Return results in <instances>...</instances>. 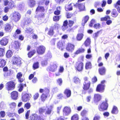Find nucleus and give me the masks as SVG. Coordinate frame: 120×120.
<instances>
[{
    "mask_svg": "<svg viewBox=\"0 0 120 120\" xmlns=\"http://www.w3.org/2000/svg\"><path fill=\"white\" fill-rule=\"evenodd\" d=\"M30 112V110H28L25 114V119H28L29 118V116Z\"/></svg>",
    "mask_w": 120,
    "mask_h": 120,
    "instance_id": "nucleus-57",
    "label": "nucleus"
},
{
    "mask_svg": "<svg viewBox=\"0 0 120 120\" xmlns=\"http://www.w3.org/2000/svg\"><path fill=\"white\" fill-rule=\"evenodd\" d=\"M118 112V110L117 107L115 106H113L111 111V113L113 114H116Z\"/></svg>",
    "mask_w": 120,
    "mask_h": 120,
    "instance_id": "nucleus-35",
    "label": "nucleus"
},
{
    "mask_svg": "<svg viewBox=\"0 0 120 120\" xmlns=\"http://www.w3.org/2000/svg\"><path fill=\"white\" fill-rule=\"evenodd\" d=\"M110 19V17L109 16L106 15L104 17L101 18V21H106V24L107 25H109L111 24L112 22Z\"/></svg>",
    "mask_w": 120,
    "mask_h": 120,
    "instance_id": "nucleus-12",
    "label": "nucleus"
},
{
    "mask_svg": "<svg viewBox=\"0 0 120 120\" xmlns=\"http://www.w3.org/2000/svg\"><path fill=\"white\" fill-rule=\"evenodd\" d=\"M11 95L12 99L15 100H16L18 96V92L16 91H13L11 93Z\"/></svg>",
    "mask_w": 120,
    "mask_h": 120,
    "instance_id": "nucleus-17",
    "label": "nucleus"
},
{
    "mask_svg": "<svg viewBox=\"0 0 120 120\" xmlns=\"http://www.w3.org/2000/svg\"><path fill=\"white\" fill-rule=\"evenodd\" d=\"M89 17L88 15H87L84 16L82 20V26H84L89 20Z\"/></svg>",
    "mask_w": 120,
    "mask_h": 120,
    "instance_id": "nucleus-23",
    "label": "nucleus"
},
{
    "mask_svg": "<svg viewBox=\"0 0 120 120\" xmlns=\"http://www.w3.org/2000/svg\"><path fill=\"white\" fill-rule=\"evenodd\" d=\"M99 74L101 75H104L105 74L106 69L104 67L99 68L98 70Z\"/></svg>",
    "mask_w": 120,
    "mask_h": 120,
    "instance_id": "nucleus-22",
    "label": "nucleus"
},
{
    "mask_svg": "<svg viewBox=\"0 0 120 120\" xmlns=\"http://www.w3.org/2000/svg\"><path fill=\"white\" fill-rule=\"evenodd\" d=\"M36 4L35 0H28V4L30 8L34 7Z\"/></svg>",
    "mask_w": 120,
    "mask_h": 120,
    "instance_id": "nucleus-30",
    "label": "nucleus"
},
{
    "mask_svg": "<svg viewBox=\"0 0 120 120\" xmlns=\"http://www.w3.org/2000/svg\"><path fill=\"white\" fill-rule=\"evenodd\" d=\"M71 112V108L67 106L65 107L63 109V113L64 115L66 116L69 115Z\"/></svg>",
    "mask_w": 120,
    "mask_h": 120,
    "instance_id": "nucleus-13",
    "label": "nucleus"
},
{
    "mask_svg": "<svg viewBox=\"0 0 120 120\" xmlns=\"http://www.w3.org/2000/svg\"><path fill=\"white\" fill-rule=\"evenodd\" d=\"M75 46L72 43H68L66 47V49L67 51L70 52H72L74 50Z\"/></svg>",
    "mask_w": 120,
    "mask_h": 120,
    "instance_id": "nucleus-11",
    "label": "nucleus"
},
{
    "mask_svg": "<svg viewBox=\"0 0 120 120\" xmlns=\"http://www.w3.org/2000/svg\"><path fill=\"white\" fill-rule=\"evenodd\" d=\"M90 39L89 38H87L86 40L84 43L85 46L87 47L90 45Z\"/></svg>",
    "mask_w": 120,
    "mask_h": 120,
    "instance_id": "nucleus-37",
    "label": "nucleus"
},
{
    "mask_svg": "<svg viewBox=\"0 0 120 120\" xmlns=\"http://www.w3.org/2000/svg\"><path fill=\"white\" fill-rule=\"evenodd\" d=\"M57 67V66L56 64H54L49 66L47 68V70L48 71L53 72L56 70Z\"/></svg>",
    "mask_w": 120,
    "mask_h": 120,
    "instance_id": "nucleus-18",
    "label": "nucleus"
},
{
    "mask_svg": "<svg viewBox=\"0 0 120 120\" xmlns=\"http://www.w3.org/2000/svg\"><path fill=\"white\" fill-rule=\"evenodd\" d=\"M97 81V79L96 76H94L92 79V83H95Z\"/></svg>",
    "mask_w": 120,
    "mask_h": 120,
    "instance_id": "nucleus-62",
    "label": "nucleus"
},
{
    "mask_svg": "<svg viewBox=\"0 0 120 120\" xmlns=\"http://www.w3.org/2000/svg\"><path fill=\"white\" fill-rule=\"evenodd\" d=\"M31 97V95L27 93L22 94L21 98L23 102H26L29 101Z\"/></svg>",
    "mask_w": 120,
    "mask_h": 120,
    "instance_id": "nucleus-8",
    "label": "nucleus"
},
{
    "mask_svg": "<svg viewBox=\"0 0 120 120\" xmlns=\"http://www.w3.org/2000/svg\"><path fill=\"white\" fill-rule=\"evenodd\" d=\"M112 16L114 18L117 17L118 15V13L117 11L115 9H113L112 10L111 12Z\"/></svg>",
    "mask_w": 120,
    "mask_h": 120,
    "instance_id": "nucleus-31",
    "label": "nucleus"
},
{
    "mask_svg": "<svg viewBox=\"0 0 120 120\" xmlns=\"http://www.w3.org/2000/svg\"><path fill=\"white\" fill-rule=\"evenodd\" d=\"M24 84L22 83H20L18 86V91L19 92H21L23 88Z\"/></svg>",
    "mask_w": 120,
    "mask_h": 120,
    "instance_id": "nucleus-50",
    "label": "nucleus"
},
{
    "mask_svg": "<svg viewBox=\"0 0 120 120\" xmlns=\"http://www.w3.org/2000/svg\"><path fill=\"white\" fill-rule=\"evenodd\" d=\"M84 34L82 33H79L76 36V38L78 41H80L82 39L84 36Z\"/></svg>",
    "mask_w": 120,
    "mask_h": 120,
    "instance_id": "nucleus-28",
    "label": "nucleus"
},
{
    "mask_svg": "<svg viewBox=\"0 0 120 120\" xmlns=\"http://www.w3.org/2000/svg\"><path fill=\"white\" fill-rule=\"evenodd\" d=\"M60 16H55L53 18V19L54 21L57 22L59 21L60 19Z\"/></svg>",
    "mask_w": 120,
    "mask_h": 120,
    "instance_id": "nucleus-56",
    "label": "nucleus"
},
{
    "mask_svg": "<svg viewBox=\"0 0 120 120\" xmlns=\"http://www.w3.org/2000/svg\"><path fill=\"white\" fill-rule=\"evenodd\" d=\"M12 30V26L9 23H7L4 27V30L6 32H9L11 31Z\"/></svg>",
    "mask_w": 120,
    "mask_h": 120,
    "instance_id": "nucleus-19",
    "label": "nucleus"
},
{
    "mask_svg": "<svg viewBox=\"0 0 120 120\" xmlns=\"http://www.w3.org/2000/svg\"><path fill=\"white\" fill-rule=\"evenodd\" d=\"M118 5H120V0H118L116 3L114 5V7L115 8H116Z\"/></svg>",
    "mask_w": 120,
    "mask_h": 120,
    "instance_id": "nucleus-64",
    "label": "nucleus"
},
{
    "mask_svg": "<svg viewBox=\"0 0 120 120\" xmlns=\"http://www.w3.org/2000/svg\"><path fill=\"white\" fill-rule=\"evenodd\" d=\"M39 92L41 93L44 92V94L48 95L50 92L49 89L48 87H45L44 89H40Z\"/></svg>",
    "mask_w": 120,
    "mask_h": 120,
    "instance_id": "nucleus-21",
    "label": "nucleus"
},
{
    "mask_svg": "<svg viewBox=\"0 0 120 120\" xmlns=\"http://www.w3.org/2000/svg\"><path fill=\"white\" fill-rule=\"evenodd\" d=\"M39 97V94L38 93H35L33 96V98L34 100H35L38 99Z\"/></svg>",
    "mask_w": 120,
    "mask_h": 120,
    "instance_id": "nucleus-59",
    "label": "nucleus"
},
{
    "mask_svg": "<svg viewBox=\"0 0 120 120\" xmlns=\"http://www.w3.org/2000/svg\"><path fill=\"white\" fill-rule=\"evenodd\" d=\"M106 82V81L105 80L101 81V83L97 85L96 89V91L100 93L103 92L104 91L105 86V83Z\"/></svg>",
    "mask_w": 120,
    "mask_h": 120,
    "instance_id": "nucleus-5",
    "label": "nucleus"
},
{
    "mask_svg": "<svg viewBox=\"0 0 120 120\" xmlns=\"http://www.w3.org/2000/svg\"><path fill=\"white\" fill-rule=\"evenodd\" d=\"M54 29V27L51 26L49 28L46 27L45 28V31H47V34L50 37L53 36L55 34Z\"/></svg>",
    "mask_w": 120,
    "mask_h": 120,
    "instance_id": "nucleus-10",
    "label": "nucleus"
},
{
    "mask_svg": "<svg viewBox=\"0 0 120 120\" xmlns=\"http://www.w3.org/2000/svg\"><path fill=\"white\" fill-rule=\"evenodd\" d=\"M64 93L66 96L67 98L70 97L71 96V91L68 89H66L64 90Z\"/></svg>",
    "mask_w": 120,
    "mask_h": 120,
    "instance_id": "nucleus-27",
    "label": "nucleus"
},
{
    "mask_svg": "<svg viewBox=\"0 0 120 120\" xmlns=\"http://www.w3.org/2000/svg\"><path fill=\"white\" fill-rule=\"evenodd\" d=\"M101 27V25L99 23L95 24L94 25V28L96 29H99Z\"/></svg>",
    "mask_w": 120,
    "mask_h": 120,
    "instance_id": "nucleus-58",
    "label": "nucleus"
},
{
    "mask_svg": "<svg viewBox=\"0 0 120 120\" xmlns=\"http://www.w3.org/2000/svg\"><path fill=\"white\" fill-rule=\"evenodd\" d=\"M84 57L83 56L80 57L81 60L82 61H78L76 62L75 68V70L79 72H82L84 68V63L83 61H84Z\"/></svg>",
    "mask_w": 120,
    "mask_h": 120,
    "instance_id": "nucleus-1",
    "label": "nucleus"
},
{
    "mask_svg": "<svg viewBox=\"0 0 120 120\" xmlns=\"http://www.w3.org/2000/svg\"><path fill=\"white\" fill-rule=\"evenodd\" d=\"M8 39L7 37H4L0 40V44L2 46H5L8 44Z\"/></svg>",
    "mask_w": 120,
    "mask_h": 120,
    "instance_id": "nucleus-14",
    "label": "nucleus"
},
{
    "mask_svg": "<svg viewBox=\"0 0 120 120\" xmlns=\"http://www.w3.org/2000/svg\"><path fill=\"white\" fill-rule=\"evenodd\" d=\"M45 49L46 48L44 46L41 45L37 48L36 51L38 55H42L45 53Z\"/></svg>",
    "mask_w": 120,
    "mask_h": 120,
    "instance_id": "nucleus-9",
    "label": "nucleus"
},
{
    "mask_svg": "<svg viewBox=\"0 0 120 120\" xmlns=\"http://www.w3.org/2000/svg\"><path fill=\"white\" fill-rule=\"evenodd\" d=\"M108 107L107 100L105 99V101H103L98 105V109L100 111H104L107 109Z\"/></svg>",
    "mask_w": 120,
    "mask_h": 120,
    "instance_id": "nucleus-2",
    "label": "nucleus"
},
{
    "mask_svg": "<svg viewBox=\"0 0 120 120\" xmlns=\"http://www.w3.org/2000/svg\"><path fill=\"white\" fill-rule=\"evenodd\" d=\"M71 5V3L67 7H65V9L66 11H71L73 10V8Z\"/></svg>",
    "mask_w": 120,
    "mask_h": 120,
    "instance_id": "nucleus-44",
    "label": "nucleus"
},
{
    "mask_svg": "<svg viewBox=\"0 0 120 120\" xmlns=\"http://www.w3.org/2000/svg\"><path fill=\"white\" fill-rule=\"evenodd\" d=\"M4 6H15V4L9 1L8 0H5L4 1Z\"/></svg>",
    "mask_w": 120,
    "mask_h": 120,
    "instance_id": "nucleus-25",
    "label": "nucleus"
},
{
    "mask_svg": "<svg viewBox=\"0 0 120 120\" xmlns=\"http://www.w3.org/2000/svg\"><path fill=\"white\" fill-rule=\"evenodd\" d=\"M39 63L37 62L34 63L32 66L33 69L34 70L38 69L39 67Z\"/></svg>",
    "mask_w": 120,
    "mask_h": 120,
    "instance_id": "nucleus-36",
    "label": "nucleus"
},
{
    "mask_svg": "<svg viewBox=\"0 0 120 120\" xmlns=\"http://www.w3.org/2000/svg\"><path fill=\"white\" fill-rule=\"evenodd\" d=\"M53 108L52 106L50 105V108H48L47 110L45 111V115H50L51 114Z\"/></svg>",
    "mask_w": 120,
    "mask_h": 120,
    "instance_id": "nucleus-29",
    "label": "nucleus"
},
{
    "mask_svg": "<svg viewBox=\"0 0 120 120\" xmlns=\"http://www.w3.org/2000/svg\"><path fill=\"white\" fill-rule=\"evenodd\" d=\"M84 82L83 83V89L85 91H87L89 89L90 87L91 82L89 80V78L86 77L84 78Z\"/></svg>",
    "mask_w": 120,
    "mask_h": 120,
    "instance_id": "nucleus-4",
    "label": "nucleus"
},
{
    "mask_svg": "<svg viewBox=\"0 0 120 120\" xmlns=\"http://www.w3.org/2000/svg\"><path fill=\"white\" fill-rule=\"evenodd\" d=\"M76 5L77 6L79 9L81 11H84L85 10V7L84 4L83 3L76 4L74 6Z\"/></svg>",
    "mask_w": 120,
    "mask_h": 120,
    "instance_id": "nucleus-24",
    "label": "nucleus"
},
{
    "mask_svg": "<svg viewBox=\"0 0 120 120\" xmlns=\"http://www.w3.org/2000/svg\"><path fill=\"white\" fill-rule=\"evenodd\" d=\"M79 116L77 114H74L71 117V120H79Z\"/></svg>",
    "mask_w": 120,
    "mask_h": 120,
    "instance_id": "nucleus-46",
    "label": "nucleus"
},
{
    "mask_svg": "<svg viewBox=\"0 0 120 120\" xmlns=\"http://www.w3.org/2000/svg\"><path fill=\"white\" fill-rule=\"evenodd\" d=\"M74 82L76 83H80V80L79 78L76 77H75L74 78Z\"/></svg>",
    "mask_w": 120,
    "mask_h": 120,
    "instance_id": "nucleus-54",
    "label": "nucleus"
},
{
    "mask_svg": "<svg viewBox=\"0 0 120 120\" xmlns=\"http://www.w3.org/2000/svg\"><path fill=\"white\" fill-rule=\"evenodd\" d=\"M37 114L33 113L30 116L29 120H37Z\"/></svg>",
    "mask_w": 120,
    "mask_h": 120,
    "instance_id": "nucleus-39",
    "label": "nucleus"
},
{
    "mask_svg": "<svg viewBox=\"0 0 120 120\" xmlns=\"http://www.w3.org/2000/svg\"><path fill=\"white\" fill-rule=\"evenodd\" d=\"M15 6H8L5 7L4 9V11L5 13H7L8 12L9 9H12Z\"/></svg>",
    "mask_w": 120,
    "mask_h": 120,
    "instance_id": "nucleus-49",
    "label": "nucleus"
},
{
    "mask_svg": "<svg viewBox=\"0 0 120 120\" xmlns=\"http://www.w3.org/2000/svg\"><path fill=\"white\" fill-rule=\"evenodd\" d=\"M5 53V50L4 49L0 48V57L3 56Z\"/></svg>",
    "mask_w": 120,
    "mask_h": 120,
    "instance_id": "nucleus-47",
    "label": "nucleus"
},
{
    "mask_svg": "<svg viewBox=\"0 0 120 120\" xmlns=\"http://www.w3.org/2000/svg\"><path fill=\"white\" fill-rule=\"evenodd\" d=\"M45 9L43 6H38L37 8L36 11L37 12L41 11V12H44L45 11Z\"/></svg>",
    "mask_w": 120,
    "mask_h": 120,
    "instance_id": "nucleus-40",
    "label": "nucleus"
},
{
    "mask_svg": "<svg viewBox=\"0 0 120 120\" xmlns=\"http://www.w3.org/2000/svg\"><path fill=\"white\" fill-rule=\"evenodd\" d=\"M11 62L13 65L17 66H20L21 64V59L18 56H14L12 57Z\"/></svg>",
    "mask_w": 120,
    "mask_h": 120,
    "instance_id": "nucleus-6",
    "label": "nucleus"
},
{
    "mask_svg": "<svg viewBox=\"0 0 120 120\" xmlns=\"http://www.w3.org/2000/svg\"><path fill=\"white\" fill-rule=\"evenodd\" d=\"M12 52L11 51L8 50L7 51L6 55L7 58H9L11 57L12 55Z\"/></svg>",
    "mask_w": 120,
    "mask_h": 120,
    "instance_id": "nucleus-42",
    "label": "nucleus"
},
{
    "mask_svg": "<svg viewBox=\"0 0 120 120\" xmlns=\"http://www.w3.org/2000/svg\"><path fill=\"white\" fill-rule=\"evenodd\" d=\"M95 22V20L93 19H92L90 22L89 26L90 27H91Z\"/></svg>",
    "mask_w": 120,
    "mask_h": 120,
    "instance_id": "nucleus-61",
    "label": "nucleus"
},
{
    "mask_svg": "<svg viewBox=\"0 0 120 120\" xmlns=\"http://www.w3.org/2000/svg\"><path fill=\"white\" fill-rule=\"evenodd\" d=\"M74 23V22L73 21L70 20L68 21V26L71 28L73 25Z\"/></svg>",
    "mask_w": 120,
    "mask_h": 120,
    "instance_id": "nucleus-55",
    "label": "nucleus"
},
{
    "mask_svg": "<svg viewBox=\"0 0 120 120\" xmlns=\"http://www.w3.org/2000/svg\"><path fill=\"white\" fill-rule=\"evenodd\" d=\"M68 22L67 20H65L64 21L63 25L62 26V30H63L64 31L68 28Z\"/></svg>",
    "mask_w": 120,
    "mask_h": 120,
    "instance_id": "nucleus-26",
    "label": "nucleus"
},
{
    "mask_svg": "<svg viewBox=\"0 0 120 120\" xmlns=\"http://www.w3.org/2000/svg\"><path fill=\"white\" fill-rule=\"evenodd\" d=\"M8 16L6 15H4L2 17L3 20L5 21H7L8 20Z\"/></svg>",
    "mask_w": 120,
    "mask_h": 120,
    "instance_id": "nucleus-63",
    "label": "nucleus"
},
{
    "mask_svg": "<svg viewBox=\"0 0 120 120\" xmlns=\"http://www.w3.org/2000/svg\"><path fill=\"white\" fill-rule=\"evenodd\" d=\"M6 62L3 59H0V68H3L6 65Z\"/></svg>",
    "mask_w": 120,
    "mask_h": 120,
    "instance_id": "nucleus-38",
    "label": "nucleus"
},
{
    "mask_svg": "<svg viewBox=\"0 0 120 120\" xmlns=\"http://www.w3.org/2000/svg\"><path fill=\"white\" fill-rule=\"evenodd\" d=\"M92 64L91 62L88 61L85 64V68L86 70L91 69L92 68Z\"/></svg>",
    "mask_w": 120,
    "mask_h": 120,
    "instance_id": "nucleus-32",
    "label": "nucleus"
},
{
    "mask_svg": "<svg viewBox=\"0 0 120 120\" xmlns=\"http://www.w3.org/2000/svg\"><path fill=\"white\" fill-rule=\"evenodd\" d=\"M48 95L45 94L44 93H43L41 96V101H45L47 98Z\"/></svg>",
    "mask_w": 120,
    "mask_h": 120,
    "instance_id": "nucleus-43",
    "label": "nucleus"
},
{
    "mask_svg": "<svg viewBox=\"0 0 120 120\" xmlns=\"http://www.w3.org/2000/svg\"><path fill=\"white\" fill-rule=\"evenodd\" d=\"M31 106L30 103L29 102H27L24 104V108H26L27 109H29L30 108Z\"/></svg>",
    "mask_w": 120,
    "mask_h": 120,
    "instance_id": "nucleus-52",
    "label": "nucleus"
},
{
    "mask_svg": "<svg viewBox=\"0 0 120 120\" xmlns=\"http://www.w3.org/2000/svg\"><path fill=\"white\" fill-rule=\"evenodd\" d=\"M57 46L58 48L61 50H62L64 48V42L61 40L59 41L57 43Z\"/></svg>",
    "mask_w": 120,
    "mask_h": 120,
    "instance_id": "nucleus-16",
    "label": "nucleus"
},
{
    "mask_svg": "<svg viewBox=\"0 0 120 120\" xmlns=\"http://www.w3.org/2000/svg\"><path fill=\"white\" fill-rule=\"evenodd\" d=\"M22 72H18L16 75V78L18 79V81L20 83L23 82L25 80L22 77Z\"/></svg>",
    "mask_w": 120,
    "mask_h": 120,
    "instance_id": "nucleus-15",
    "label": "nucleus"
},
{
    "mask_svg": "<svg viewBox=\"0 0 120 120\" xmlns=\"http://www.w3.org/2000/svg\"><path fill=\"white\" fill-rule=\"evenodd\" d=\"M36 53V51L35 49L33 50L30 52L28 53V57L29 58L31 57Z\"/></svg>",
    "mask_w": 120,
    "mask_h": 120,
    "instance_id": "nucleus-45",
    "label": "nucleus"
},
{
    "mask_svg": "<svg viewBox=\"0 0 120 120\" xmlns=\"http://www.w3.org/2000/svg\"><path fill=\"white\" fill-rule=\"evenodd\" d=\"M61 7L60 6H58L56 7V10L54 12V14L55 15H58L60 14Z\"/></svg>",
    "mask_w": 120,
    "mask_h": 120,
    "instance_id": "nucleus-34",
    "label": "nucleus"
},
{
    "mask_svg": "<svg viewBox=\"0 0 120 120\" xmlns=\"http://www.w3.org/2000/svg\"><path fill=\"white\" fill-rule=\"evenodd\" d=\"M20 44L19 41H15L14 42V46L16 49L19 48Z\"/></svg>",
    "mask_w": 120,
    "mask_h": 120,
    "instance_id": "nucleus-41",
    "label": "nucleus"
},
{
    "mask_svg": "<svg viewBox=\"0 0 120 120\" xmlns=\"http://www.w3.org/2000/svg\"><path fill=\"white\" fill-rule=\"evenodd\" d=\"M45 109L42 107L40 108L38 110V113L39 114H42L45 112Z\"/></svg>",
    "mask_w": 120,
    "mask_h": 120,
    "instance_id": "nucleus-51",
    "label": "nucleus"
},
{
    "mask_svg": "<svg viewBox=\"0 0 120 120\" xmlns=\"http://www.w3.org/2000/svg\"><path fill=\"white\" fill-rule=\"evenodd\" d=\"M21 15L18 12L15 11L12 14L11 19L15 22H18L20 19Z\"/></svg>",
    "mask_w": 120,
    "mask_h": 120,
    "instance_id": "nucleus-7",
    "label": "nucleus"
},
{
    "mask_svg": "<svg viewBox=\"0 0 120 120\" xmlns=\"http://www.w3.org/2000/svg\"><path fill=\"white\" fill-rule=\"evenodd\" d=\"M88 111L84 109L81 112L80 115L82 117H84L86 116L88 113Z\"/></svg>",
    "mask_w": 120,
    "mask_h": 120,
    "instance_id": "nucleus-48",
    "label": "nucleus"
},
{
    "mask_svg": "<svg viewBox=\"0 0 120 120\" xmlns=\"http://www.w3.org/2000/svg\"><path fill=\"white\" fill-rule=\"evenodd\" d=\"M16 83L15 81L11 80L8 82L5 85V88L8 91L12 90L15 88Z\"/></svg>",
    "mask_w": 120,
    "mask_h": 120,
    "instance_id": "nucleus-3",
    "label": "nucleus"
},
{
    "mask_svg": "<svg viewBox=\"0 0 120 120\" xmlns=\"http://www.w3.org/2000/svg\"><path fill=\"white\" fill-rule=\"evenodd\" d=\"M66 17L67 18H70L72 16L73 14L70 12H68L66 13Z\"/></svg>",
    "mask_w": 120,
    "mask_h": 120,
    "instance_id": "nucleus-60",
    "label": "nucleus"
},
{
    "mask_svg": "<svg viewBox=\"0 0 120 120\" xmlns=\"http://www.w3.org/2000/svg\"><path fill=\"white\" fill-rule=\"evenodd\" d=\"M85 50L83 48H79L75 52L74 54L75 55H77L80 53L83 52H84Z\"/></svg>",
    "mask_w": 120,
    "mask_h": 120,
    "instance_id": "nucleus-33",
    "label": "nucleus"
},
{
    "mask_svg": "<svg viewBox=\"0 0 120 120\" xmlns=\"http://www.w3.org/2000/svg\"><path fill=\"white\" fill-rule=\"evenodd\" d=\"M101 96L98 94H96L94 95V101L95 103L98 102L101 99Z\"/></svg>",
    "mask_w": 120,
    "mask_h": 120,
    "instance_id": "nucleus-20",
    "label": "nucleus"
},
{
    "mask_svg": "<svg viewBox=\"0 0 120 120\" xmlns=\"http://www.w3.org/2000/svg\"><path fill=\"white\" fill-rule=\"evenodd\" d=\"M43 116L44 115H38L37 114V120H45Z\"/></svg>",
    "mask_w": 120,
    "mask_h": 120,
    "instance_id": "nucleus-53",
    "label": "nucleus"
}]
</instances>
